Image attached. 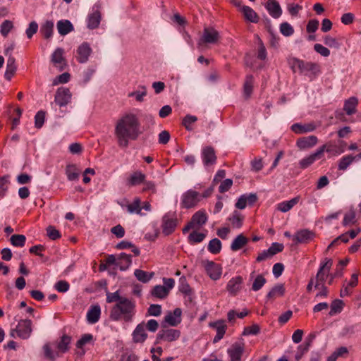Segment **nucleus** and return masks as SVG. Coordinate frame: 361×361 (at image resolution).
I'll return each mask as SVG.
<instances>
[{"mask_svg": "<svg viewBox=\"0 0 361 361\" xmlns=\"http://www.w3.org/2000/svg\"><path fill=\"white\" fill-rule=\"evenodd\" d=\"M140 133V122L133 114H123L115 123L114 135L121 148L128 147L130 140H135Z\"/></svg>", "mask_w": 361, "mask_h": 361, "instance_id": "f257e3e1", "label": "nucleus"}, {"mask_svg": "<svg viewBox=\"0 0 361 361\" xmlns=\"http://www.w3.org/2000/svg\"><path fill=\"white\" fill-rule=\"evenodd\" d=\"M135 314V305L129 298L123 299L116 303L110 311L109 317L112 321L130 322Z\"/></svg>", "mask_w": 361, "mask_h": 361, "instance_id": "f03ea898", "label": "nucleus"}, {"mask_svg": "<svg viewBox=\"0 0 361 361\" xmlns=\"http://www.w3.org/2000/svg\"><path fill=\"white\" fill-rule=\"evenodd\" d=\"M332 264L333 261L329 258H325L321 262L319 270L316 274L314 288L319 289V292L316 294L315 298L321 299L328 296V288L324 283L329 275Z\"/></svg>", "mask_w": 361, "mask_h": 361, "instance_id": "7ed1b4c3", "label": "nucleus"}, {"mask_svg": "<svg viewBox=\"0 0 361 361\" xmlns=\"http://www.w3.org/2000/svg\"><path fill=\"white\" fill-rule=\"evenodd\" d=\"M294 68H298L301 74L307 76L310 80H314L320 73L319 66L315 63L294 59L293 62Z\"/></svg>", "mask_w": 361, "mask_h": 361, "instance_id": "20e7f679", "label": "nucleus"}, {"mask_svg": "<svg viewBox=\"0 0 361 361\" xmlns=\"http://www.w3.org/2000/svg\"><path fill=\"white\" fill-rule=\"evenodd\" d=\"M221 38L219 32L213 27L204 28L202 36L198 40L197 47L200 49L206 47L207 44H216Z\"/></svg>", "mask_w": 361, "mask_h": 361, "instance_id": "39448f33", "label": "nucleus"}, {"mask_svg": "<svg viewBox=\"0 0 361 361\" xmlns=\"http://www.w3.org/2000/svg\"><path fill=\"white\" fill-rule=\"evenodd\" d=\"M32 325L31 320L21 319L16 329L11 332V336H14V333H16L17 336L22 339L29 338L32 331Z\"/></svg>", "mask_w": 361, "mask_h": 361, "instance_id": "423d86ee", "label": "nucleus"}, {"mask_svg": "<svg viewBox=\"0 0 361 361\" xmlns=\"http://www.w3.org/2000/svg\"><path fill=\"white\" fill-rule=\"evenodd\" d=\"M201 195L197 191L188 190L181 196V207L186 209L194 207L200 201Z\"/></svg>", "mask_w": 361, "mask_h": 361, "instance_id": "0eeeda50", "label": "nucleus"}, {"mask_svg": "<svg viewBox=\"0 0 361 361\" xmlns=\"http://www.w3.org/2000/svg\"><path fill=\"white\" fill-rule=\"evenodd\" d=\"M201 159L205 168L214 165L217 159L214 149L211 146L202 147Z\"/></svg>", "mask_w": 361, "mask_h": 361, "instance_id": "6e6552de", "label": "nucleus"}, {"mask_svg": "<svg viewBox=\"0 0 361 361\" xmlns=\"http://www.w3.org/2000/svg\"><path fill=\"white\" fill-rule=\"evenodd\" d=\"M177 226V219L174 213L169 212L162 219V231L165 235L173 232Z\"/></svg>", "mask_w": 361, "mask_h": 361, "instance_id": "1a4fd4ad", "label": "nucleus"}, {"mask_svg": "<svg viewBox=\"0 0 361 361\" xmlns=\"http://www.w3.org/2000/svg\"><path fill=\"white\" fill-rule=\"evenodd\" d=\"M72 94L68 88L61 87L57 89L54 97V102L59 106L68 105L71 100Z\"/></svg>", "mask_w": 361, "mask_h": 361, "instance_id": "9d476101", "label": "nucleus"}, {"mask_svg": "<svg viewBox=\"0 0 361 361\" xmlns=\"http://www.w3.org/2000/svg\"><path fill=\"white\" fill-rule=\"evenodd\" d=\"M203 266L207 274L213 280H218L222 273V268L221 265L209 260H204L202 262Z\"/></svg>", "mask_w": 361, "mask_h": 361, "instance_id": "9b49d317", "label": "nucleus"}, {"mask_svg": "<svg viewBox=\"0 0 361 361\" xmlns=\"http://www.w3.org/2000/svg\"><path fill=\"white\" fill-rule=\"evenodd\" d=\"M100 21V5L95 4L92 8L91 13L87 16V27L90 29H95L99 26Z\"/></svg>", "mask_w": 361, "mask_h": 361, "instance_id": "f8f14e48", "label": "nucleus"}, {"mask_svg": "<svg viewBox=\"0 0 361 361\" xmlns=\"http://www.w3.org/2000/svg\"><path fill=\"white\" fill-rule=\"evenodd\" d=\"M325 150V146H322L316 150L314 153L302 159L300 161V166L302 169H306L312 165L315 161L322 158Z\"/></svg>", "mask_w": 361, "mask_h": 361, "instance_id": "ddd939ff", "label": "nucleus"}, {"mask_svg": "<svg viewBox=\"0 0 361 361\" xmlns=\"http://www.w3.org/2000/svg\"><path fill=\"white\" fill-rule=\"evenodd\" d=\"M92 52L87 42L82 43L77 49V61L80 63H86Z\"/></svg>", "mask_w": 361, "mask_h": 361, "instance_id": "4468645a", "label": "nucleus"}, {"mask_svg": "<svg viewBox=\"0 0 361 361\" xmlns=\"http://www.w3.org/2000/svg\"><path fill=\"white\" fill-rule=\"evenodd\" d=\"M318 142V138L315 135H310L299 138L296 142V146L300 150L312 148Z\"/></svg>", "mask_w": 361, "mask_h": 361, "instance_id": "2eb2a0df", "label": "nucleus"}, {"mask_svg": "<svg viewBox=\"0 0 361 361\" xmlns=\"http://www.w3.org/2000/svg\"><path fill=\"white\" fill-rule=\"evenodd\" d=\"M180 336V331L176 329H170L160 331L157 334V339L167 342L177 340Z\"/></svg>", "mask_w": 361, "mask_h": 361, "instance_id": "dca6fc26", "label": "nucleus"}, {"mask_svg": "<svg viewBox=\"0 0 361 361\" xmlns=\"http://www.w3.org/2000/svg\"><path fill=\"white\" fill-rule=\"evenodd\" d=\"M64 50L62 48H57L52 53L51 56V61L56 66L60 68L61 71L63 69L66 65V60L63 56Z\"/></svg>", "mask_w": 361, "mask_h": 361, "instance_id": "f3484780", "label": "nucleus"}, {"mask_svg": "<svg viewBox=\"0 0 361 361\" xmlns=\"http://www.w3.org/2000/svg\"><path fill=\"white\" fill-rule=\"evenodd\" d=\"M209 326L215 329L216 335L214 338V343L219 342L224 336L226 330V325L224 320H218L209 323Z\"/></svg>", "mask_w": 361, "mask_h": 361, "instance_id": "a211bd4d", "label": "nucleus"}, {"mask_svg": "<svg viewBox=\"0 0 361 361\" xmlns=\"http://www.w3.org/2000/svg\"><path fill=\"white\" fill-rule=\"evenodd\" d=\"M243 278L240 276H237L231 278L226 286L228 292L233 295H235L238 291L241 289L243 283Z\"/></svg>", "mask_w": 361, "mask_h": 361, "instance_id": "6ab92c4d", "label": "nucleus"}, {"mask_svg": "<svg viewBox=\"0 0 361 361\" xmlns=\"http://www.w3.org/2000/svg\"><path fill=\"white\" fill-rule=\"evenodd\" d=\"M317 128V126L314 123H294L291 126L290 129L296 134H304L314 131Z\"/></svg>", "mask_w": 361, "mask_h": 361, "instance_id": "aec40b11", "label": "nucleus"}, {"mask_svg": "<svg viewBox=\"0 0 361 361\" xmlns=\"http://www.w3.org/2000/svg\"><path fill=\"white\" fill-rule=\"evenodd\" d=\"M244 352L243 345L235 343L230 348L227 353L230 357L231 361H241V357Z\"/></svg>", "mask_w": 361, "mask_h": 361, "instance_id": "412c9836", "label": "nucleus"}, {"mask_svg": "<svg viewBox=\"0 0 361 361\" xmlns=\"http://www.w3.org/2000/svg\"><path fill=\"white\" fill-rule=\"evenodd\" d=\"M133 341L135 343H143L147 338L145 331V324L142 322L139 324L132 334Z\"/></svg>", "mask_w": 361, "mask_h": 361, "instance_id": "4be33fe9", "label": "nucleus"}, {"mask_svg": "<svg viewBox=\"0 0 361 361\" xmlns=\"http://www.w3.org/2000/svg\"><path fill=\"white\" fill-rule=\"evenodd\" d=\"M314 236L313 232L307 230L302 229L298 231L293 237V240L297 243H306L311 240Z\"/></svg>", "mask_w": 361, "mask_h": 361, "instance_id": "5701e85b", "label": "nucleus"}, {"mask_svg": "<svg viewBox=\"0 0 361 361\" xmlns=\"http://www.w3.org/2000/svg\"><path fill=\"white\" fill-rule=\"evenodd\" d=\"M265 7L274 18H279L282 14V9L276 0H268Z\"/></svg>", "mask_w": 361, "mask_h": 361, "instance_id": "b1692460", "label": "nucleus"}, {"mask_svg": "<svg viewBox=\"0 0 361 361\" xmlns=\"http://www.w3.org/2000/svg\"><path fill=\"white\" fill-rule=\"evenodd\" d=\"M182 311L180 308H176L173 312H169L164 317V321L172 326H176L181 322Z\"/></svg>", "mask_w": 361, "mask_h": 361, "instance_id": "393cba45", "label": "nucleus"}, {"mask_svg": "<svg viewBox=\"0 0 361 361\" xmlns=\"http://www.w3.org/2000/svg\"><path fill=\"white\" fill-rule=\"evenodd\" d=\"M59 33L62 35H66L74 30L73 25L68 20H61L56 24Z\"/></svg>", "mask_w": 361, "mask_h": 361, "instance_id": "a878e982", "label": "nucleus"}, {"mask_svg": "<svg viewBox=\"0 0 361 361\" xmlns=\"http://www.w3.org/2000/svg\"><path fill=\"white\" fill-rule=\"evenodd\" d=\"M101 314V308L99 305L92 306L87 312V320L90 324L97 323Z\"/></svg>", "mask_w": 361, "mask_h": 361, "instance_id": "bb28decb", "label": "nucleus"}, {"mask_svg": "<svg viewBox=\"0 0 361 361\" xmlns=\"http://www.w3.org/2000/svg\"><path fill=\"white\" fill-rule=\"evenodd\" d=\"M17 67L16 65V59L11 54L7 59L6 68L4 73V77L6 80H11L16 71Z\"/></svg>", "mask_w": 361, "mask_h": 361, "instance_id": "cd10ccee", "label": "nucleus"}, {"mask_svg": "<svg viewBox=\"0 0 361 361\" xmlns=\"http://www.w3.org/2000/svg\"><path fill=\"white\" fill-rule=\"evenodd\" d=\"M146 175L140 171H135L130 174L128 179V184L131 186L138 185L146 179Z\"/></svg>", "mask_w": 361, "mask_h": 361, "instance_id": "c85d7f7f", "label": "nucleus"}, {"mask_svg": "<svg viewBox=\"0 0 361 361\" xmlns=\"http://www.w3.org/2000/svg\"><path fill=\"white\" fill-rule=\"evenodd\" d=\"M131 263V255L121 253L117 259L116 267L121 271H125L129 268Z\"/></svg>", "mask_w": 361, "mask_h": 361, "instance_id": "c756f323", "label": "nucleus"}, {"mask_svg": "<svg viewBox=\"0 0 361 361\" xmlns=\"http://www.w3.org/2000/svg\"><path fill=\"white\" fill-rule=\"evenodd\" d=\"M123 208H126L127 211L130 214H140L142 208L140 207L141 200L139 197L134 199L131 204H124L123 202L119 203Z\"/></svg>", "mask_w": 361, "mask_h": 361, "instance_id": "7c9ffc66", "label": "nucleus"}, {"mask_svg": "<svg viewBox=\"0 0 361 361\" xmlns=\"http://www.w3.org/2000/svg\"><path fill=\"white\" fill-rule=\"evenodd\" d=\"M207 221V215L206 212L203 209H201L193 214L190 221L194 226H201L204 225Z\"/></svg>", "mask_w": 361, "mask_h": 361, "instance_id": "2f4dec72", "label": "nucleus"}, {"mask_svg": "<svg viewBox=\"0 0 361 361\" xmlns=\"http://www.w3.org/2000/svg\"><path fill=\"white\" fill-rule=\"evenodd\" d=\"M358 100L356 97H352L345 101L343 110L347 115H352L356 112Z\"/></svg>", "mask_w": 361, "mask_h": 361, "instance_id": "473e14b6", "label": "nucleus"}, {"mask_svg": "<svg viewBox=\"0 0 361 361\" xmlns=\"http://www.w3.org/2000/svg\"><path fill=\"white\" fill-rule=\"evenodd\" d=\"M299 200V197H295L290 200L281 202L276 205V208L281 212H287L298 203Z\"/></svg>", "mask_w": 361, "mask_h": 361, "instance_id": "72a5a7b5", "label": "nucleus"}, {"mask_svg": "<svg viewBox=\"0 0 361 361\" xmlns=\"http://www.w3.org/2000/svg\"><path fill=\"white\" fill-rule=\"evenodd\" d=\"M247 242L248 239L243 234H239L233 240L231 245V249L233 251H238L245 246Z\"/></svg>", "mask_w": 361, "mask_h": 361, "instance_id": "f704fd0d", "label": "nucleus"}, {"mask_svg": "<svg viewBox=\"0 0 361 361\" xmlns=\"http://www.w3.org/2000/svg\"><path fill=\"white\" fill-rule=\"evenodd\" d=\"M66 174L70 181L78 180L80 171L75 164H68L66 167Z\"/></svg>", "mask_w": 361, "mask_h": 361, "instance_id": "c9c22d12", "label": "nucleus"}, {"mask_svg": "<svg viewBox=\"0 0 361 361\" xmlns=\"http://www.w3.org/2000/svg\"><path fill=\"white\" fill-rule=\"evenodd\" d=\"M40 32L46 39H49L52 37L54 32V23L51 20H47L40 27Z\"/></svg>", "mask_w": 361, "mask_h": 361, "instance_id": "e433bc0d", "label": "nucleus"}, {"mask_svg": "<svg viewBox=\"0 0 361 361\" xmlns=\"http://www.w3.org/2000/svg\"><path fill=\"white\" fill-rule=\"evenodd\" d=\"M285 293V288L283 284H277L274 286L270 291L267 293V298L268 299H274L283 295Z\"/></svg>", "mask_w": 361, "mask_h": 361, "instance_id": "4c0bfd02", "label": "nucleus"}, {"mask_svg": "<svg viewBox=\"0 0 361 361\" xmlns=\"http://www.w3.org/2000/svg\"><path fill=\"white\" fill-rule=\"evenodd\" d=\"M92 341L93 336L90 334H85L82 335V337L77 341L76 347L80 349L79 351L80 355H83L85 354V350L82 349L83 346L92 343Z\"/></svg>", "mask_w": 361, "mask_h": 361, "instance_id": "58836bf2", "label": "nucleus"}, {"mask_svg": "<svg viewBox=\"0 0 361 361\" xmlns=\"http://www.w3.org/2000/svg\"><path fill=\"white\" fill-rule=\"evenodd\" d=\"M151 294L157 298L164 299L169 295V290L165 286L157 285L152 288Z\"/></svg>", "mask_w": 361, "mask_h": 361, "instance_id": "ea45409f", "label": "nucleus"}, {"mask_svg": "<svg viewBox=\"0 0 361 361\" xmlns=\"http://www.w3.org/2000/svg\"><path fill=\"white\" fill-rule=\"evenodd\" d=\"M253 83L254 78L252 75H247L243 85V92L246 98L250 97V95L252 94Z\"/></svg>", "mask_w": 361, "mask_h": 361, "instance_id": "a19ab883", "label": "nucleus"}, {"mask_svg": "<svg viewBox=\"0 0 361 361\" xmlns=\"http://www.w3.org/2000/svg\"><path fill=\"white\" fill-rule=\"evenodd\" d=\"M242 11L246 20L252 23H257L258 21L257 14L250 7L245 6L243 7Z\"/></svg>", "mask_w": 361, "mask_h": 361, "instance_id": "79ce46f5", "label": "nucleus"}, {"mask_svg": "<svg viewBox=\"0 0 361 361\" xmlns=\"http://www.w3.org/2000/svg\"><path fill=\"white\" fill-rule=\"evenodd\" d=\"M234 228H240L243 224V216L238 211H234L228 218Z\"/></svg>", "mask_w": 361, "mask_h": 361, "instance_id": "37998d69", "label": "nucleus"}, {"mask_svg": "<svg viewBox=\"0 0 361 361\" xmlns=\"http://www.w3.org/2000/svg\"><path fill=\"white\" fill-rule=\"evenodd\" d=\"M221 242L218 238H213L208 244L207 249L212 254H218L221 250Z\"/></svg>", "mask_w": 361, "mask_h": 361, "instance_id": "c03bdc74", "label": "nucleus"}, {"mask_svg": "<svg viewBox=\"0 0 361 361\" xmlns=\"http://www.w3.org/2000/svg\"><path fill=\"white\" fill-rule=\"evenodd\" d=\"M343 302L341 300H334L331 304V310L329 313V316H334L341 312L343 308Z\"/></svg>", "mask_w": 361, "mask_h": 361, "instance_id": "a18cd8bd", "label": "nucleus"}, {"mask_svg": "<svg viewBox=\"0 0 361 361\" xmlns=\"http://www.w3.org/2000/svg\"><path fill=\"white\" fill-rule=\"evenodd\" d=\"M25 236L21 234H14L10 238V242L14 247H22L25 245Z\"/></svg>", "mask_w": 361, "mask_h": 361, "instance_id": "49530a36", "label": "nucleus"}, {"mask_svg": "<svg viewBox=\"0 0 361 361\" xmlns=\"http://www.w3.org/2000/svg\"><path fill=\"white\" fill-rule=\"evenodd\" d=\"M356 221H357V220H356L355 212L351 209L345 214L344 218L343 220V225L344 226H350V225L355 224Z\"/></svg>", "mask_w": 361, "mask_h": 361, "instance_id": "de8ad7c7", "label": "nucleus"}, {"mask_svg": "<svg viewBox=\"0 0 361 361\" xmlns=\"http://www.w3.org/2000/svg\"><path fill=\"white\" fill-rule=\"evenodd\" d=\"M355 161V158L353 155H346L343 157L338 162V169L341 171H345L347 168Z\"/></svg>", "mask_w": 361, "mask_h": 361, "instance_id": "09e8293b", "label": "nucleus"}, {"mask_svg": "<svg viewBox=\"0 0 361 361\" xmlns=\"http://www.w3.org/2000/svg\"><path fill=\"white\" fill-rule=\"evenodd\" d=\"M134 274L137 279L142 283L148 282L153 277L154 275L153 273H151L149 275L147 272L140 269H135Z\"/></svg>", "mask_w": 361, "mask_h": 361, "instance_id": "8fccbe9b", "label": "nucleus"}, {"mask_svg": "<svg viewBox=\"0 0 361 361\" xmlns=\"http://www.w3.org/2000/svg\"><path fill=\"white\" fill-rule=\"evenodd\" d=\"M71 338L64 335L61 337V341L57 345V348L61 353H66L68 350V345L71 343Z\"/></svg>", "mask_w": 361, "mask_h": 361, "instance_id": "3c124183", "label": "nucleus"}, {"mask_svg": "<svg viewBox=\"0 0 361 361\" xmlns=\"http://www.w3.org/2000/svg\"><path fill=\"white\" fill-rule=\"evenodd\" d=\"M267 280L262 275H257L252 283V290L253 291H258L264 286Z\"/></svg>", "mask_w": 361, "mask_h": 361, "instance_id": "603ef678", "label": "nucleus"}, {"mask_svg": "<svg viewBox=\"0 0 361 361\" xmlns=\"http://www.w3.org/2000/svg\"><path fill=\"white\" fill-rule=\"evenodd\" d=\"M126 298V297L121 296L118 290H116L114 293H106V302L108 303H119L120 301Z\"/></svg>", "mask_w": 361, "mask_h": 361, "instance_id": "864d4df0", "label": "nucleus"}, {"mask_svg": "<svg viewBox=\"0 0 361 361\" xmlns=\"http://www.w3.org/2000/svg\"><path fill=\"white\" fill-rule=\"evenodd\" d=\"M206 235L204 233L193 231L189 235L188 240L190 243H199L203 241Z\"/></svg>", "mask_w": 361, "mask_h": 361, "instance_id": "5fc2aeb1", "label": "nucleus"}, {"mask_svg": "<svg viewBox=\"0 0 361 361\" xmlns=\"http://www.w3.org/2000/svg\"><path fill=\"white\" fill-rule=\"evenodd\" d=\"M13 27V23L8 20H6L1 25L0 32L4 37H7Z\"/></svg>", "mask_w": 361, "mask_h": 361, "instance_id": "6e6d98bb", "label": "nucleus"}, {"mask_svg": "<svg viewBox=\"0 0 361 361\" xmlns=\"http://www.w3.org/2000/svg\"><path fill=\"white\" fill-rule=\"evenodd\" d=\"M281 34L286 37L291 36L294 32V29L288 23L284 22L280 25Z\"/></svg>", "mask_w": 361, "mask_h": 361, "instance_id": "4d7b16f0", "label": "nucleus"}, {"mask_svg": "<svg viewBox=\"0 0 361 361\" xmlns=\"http://www.w3.org/2000/svg\"><path fill=\"white\" fill-rule=\"evenodd\" d=\"M43 350H44V356L51 360V361H54L56 359V357H58L59 356V353L57 352H54L49 347V345L48 344H46L44 345L43 347Z\"/></svg>", "mask_w": 361, "mask_h": 361, "instance_id": "13d9d810", "label": "nucleus"}, {"mask_svg": "<svg viewBox=\"0 0 361 361\" xmlns=\"http://www.w3.org/2000/svg\"><path fill=\"white\" fill-rule=\"evenodd\" d=\"M38 24L35 21H32L29 23V25L27 28L25 30L26 36L28 39H31L33 35L37 32L38 30Z\"/></svg>", "mask_w": 361, "mask_h": 361, "instance_id": "bf43d9fd", "label": "nucleus"}, {"mask_svg": "<svg viewBox=\"0 0 361 361\" xmlns=\"http://www.w3.org/2000/svg\"><path fill=\"white\" fill-rule=\"evenodd\" d=\"M147 94V90L145 87H142V90L135 91L132 92L128 94V97H135V99L138 102H142L144 99V97Z\"/></svg>", "mask_w": 361, "mask_h": 361, "instance_id": "052dcab7", "label": "nucleus"}, {"mask_svg": "<svg viewBox=\"0 0 361 361\" xmlns=\"http://www.w3.org/2000/svg\"><path fill=\"white\" fill-rule=\"evenodd\" d=\"M260 329L257 324H252L250 326H246L244 328L243 335V336H250V335H257L259 334Z\"/></svg>", "mask_w": 361, "mask_h": 361, "instance_id": "680f3d73", "label": "nucleus"}, {"mask_svg": "<svg viewBox=\"0 0 361 361\" xmlns=\"http://www.w3.org/2000/svg\"><path fill=\"white\" fill-rule=\"evenodd\" d=\"M324 42V44L329 47L339 49L341 47V44L338 42V40L336 38L332 37L329 35L325 36Z\"/></svg>", "mask_w": 361, "mask_h": 361, "instance_id": "e2e57ef3", "label": "nucleus"}, {"mask_svg": "<svg viewBox=\"0 0 361 361\" xmlns=\"http://www.w3.org/2000/svg\"><path fill=\"white\" fill-rule=\"evenodd\" d=\"M197 120V118L195 116L187 115L183 120V125L188 130H191L192 129V124L196 122Z\"/></svg>", "mask_w": 361, "mask_h": 361, "instance_id": "0e129e2a", "label": "nucleus"}, {"mask_svg": "<svg viewBox=\"0 0 361 361\" xmlns=\"http://www.w3.org/2000/svg\"><path fill=\"white\" fill-rule=\"evenodd\" d=\"M142 184H143V188H142L143 192L150 191L152 193H156L157 185L154 181L146 180V179H145V181L142 183Z\"/></svg>", "mask_w": 361, "mask_h": 361, "instance_id": "69168bd1", "label": "nucleus"}, {"mask_svg": "<svg viewBox=\"0 0 361 361\" xmlns=\"http://www.w3.org/2000/svg\"><path fill=\"white\" fill-rule=\"evenodd\" d=\"M47 235L51 240H56L61 237L60 232L52 226L47 228Z\"/></svg>", "mask_w": 361, "mask_h": 361, "instance_id": "338daca9", "label": "nucleus"}, {"mask_svg": "<svg viewBox=\"0 0 361 361\" xmlns=\"http://www.w3.org/2000/svg\"><path fill=\"white\" fill-rule=\"evenodd\" d=\"M45 113L42 111H38L35 116V125L37 128H40L44 122Z\"/></svg>", "mask_w": 361, "mask_h": 361, "instance_id": "774afa93", "label": "nucleus"}]
</instances>
